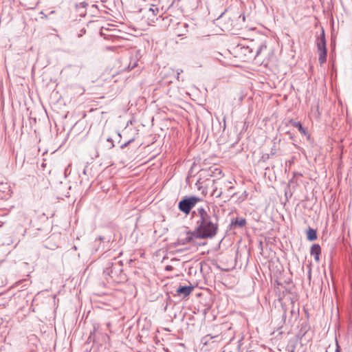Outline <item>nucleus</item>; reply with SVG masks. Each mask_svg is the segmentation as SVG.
I'll return each mask as SVG.
<instances>
[{"label":"nucleus","mask_w":352,"mask_h":352,"mask_svg":"<svg viewBox=\"0 0 352 352\" xmlns=\"http://www.w3.org/2000/svg\"><path fill=\"white\" fill-rule=\"evenodd\" d=\"M195 220L194 233L196 239H212L219 230V218L212 213L208 206L199 207L192 212Z\"/></svg>","instance_id":"1"},{"label":"nucleus","mask_w":352,"mask_h":352,"mask_svg":"<svg viewBox=\"0 0 352 352\" xmlns=\"http://www.w3.org/2000/svg\"><path fill=\"white\" fill-rule=\"evenodd\" d=\"M237 47L245 56L254 58H258L267 50L266 41L263 40H252L249 45H239Z\"/></svg>","instance_id":"2"},{"label":"nucleus","mask_w":352,"mask_h":352,"mask_svg":"<svg viewBox=\"0 0 352 352\" xmlns=\"http://www.w3.org/2000/svg\"><path fill=\"white\" fill-rule=\"evenodd\" d=\"M104 273L109 276L116 283H122L126 280V276L123 272L122 261L111 263L109 267L105 268Z\"/></svg>","instance_id":"3"},{"label":"nucleus","mask_w":352,"mask_h":352,"mask_svg":"<svg viewBox=\"0 0 352 352\" xmlns=\"http://www.w3.org/2000/svg\"><path fill=\"white\" fill-rule=\"evenodd\" d=\"M200 201L201 199L195 196L186 197L179 202L178 208L180 211L188 214L191 209Z\"/></svg>","instance_id":"4"},{"label":"nucleus","mask_w":352,"mask_h":352,"mask_svg":"<svg viewBox=\"0 0 352 352\" xmlns=\"http://www.w3.org/2000/svg\"><path fill=\"white\" fill-rule=\"evenodd\" d=\"M317 47L318 51V60L320 64L324 63L327 60V48L324 33L322 30L320 36L317 38Z\"/></svg>","instance_id":"5"},{"label":"nucleus","mask_w":352,"mask_h":352,"mask_svg":"<svg viewBox=\"0 0 352 352\" xmlns=\"http://www.w3.org/2000/svg\"><path fill=\"white\" fill-rule=\"evenodd\" d=\"M222 340V337L219 335L211 336L210 334L205 336L201 339V343L204 345H215L216 343L219 342Z\"/></svg>","instance_id":"6"},{"label":"nucleus","mask_w":352,"mask_h":352,"mask_svg":"<svg viewBox=\"0 0 352 352\" xmlns=\"http://www.w3.org/2000/svg\"><path fill=\"white\" fill-rule=\"evenodd\" d=\"M310 254L314 256L316 261L318 262L320 260V255L321 254V248L319 244H313L311 247Z\"/></svg>","instance_id":"7"},{"label":"nucleus","mask_w":352,"mask_h":352,"mask_svg":"<svg viewBox=\"0 0 352 352\" xmlns=\"http://www.w3.org/2000/svg\"><path fill=\"white\" fill-rule=\"evenodd\" d=\"M192 290V287L189 286H180L177 289V293L178 295L182 296L184 298L190 295Z\"/></svg>","instance_id":"8"},{"label":"nucleus","mask_w":352,"mask_h":352,"mask_svg":"<svg viewBox=\"0 0 352 352\" xmlns=\"http://www.w3.org/2000/svg\"><path fill=\"white\" fill-rule=\"evenodd\" d=\"M246 224V220L244 218H236L234 220H232L231 222V225L233 226H239L242 228L245 226Z\"/></svg>","instance_id":"9"},{"label":"nucleus","mask_w":352,"mask_h":352,"mask_svg":"<svg viewBox=\"0 0 352 352\" xmlns=\"http://www.w3.org/2000/svg\"><path fill=\"white\" fill-rule=\"evenodd\" d=\"M307 238L309 241H314L317 239V234L316 230L309 228L307 231Z\"/></svg>","instance_id":"10"},{"label":"nucleus","mask_w":352,"mask_h":352,"mask_svg":"<svg viewBox=\"0 0 352 352\" xmlns=\"http://www.w3.org/2000/svg\"><path fill=\"white\" fill-rule=\"evenodd\" d=\"M290 123L291 124L297 128L298 129V131L303 135H307V131L306 130L302 127L301 123L300 122H296V121H294V120H290Z\"/></svg>","instance_id":"11"},{"label":"nucleus","mask_w":352,"mask_h":352,"mask_svg":"<svg viewBox=\"0 0 352 352\" xmlns=\"http://www.w3.org/2000/svg\"><path fill=\"white\" fill-rule=\"evenodd\" d=\"M194 237L195 238V234L194 233V230L192 232H188L186 233V236L182 239V243L186 244L188 243H190L193 240Z\"/></svg>","instance_id":"12"},{"label":"nucleus","mask_w":352,"mask_h":352,"mask_svg":"<svg viewBox=\"0 0 352 352\" xmlns=\"http://www.w3.org/2000/svg\"><path fill=\"white\" fill-rule=\"evenodd\" d=\"M213 193L215 194L217 197H221V195L222 194V191L220 190L219 192H217V190L216 189L214 190Z\"/></svg>","instance_id":"13"},{"label":"nucleus","mask_w":352,"mask_h":352,"mask_svg":"<svg viewBox=\"0 0 352 352\" xmlns=\"http://www.w3.org/2000/svg\"><path fill=\"white\" fill-rule=\"evenodd\" d=\"M98 239H99L100 241H104V240L107 239L108 242H109V241L111 240V237H109V238L107 239V238H106V237H104V236H99V237H98Z\"/></svg>","instance_id":"14"},{"label":"nucleus","mask_w":352,"mask_h":352,"mask_svg":"<svg viewBox=\"0 0 352 352\" xmlns=\"http://www.w3.org/2000/svg\"><path fill=\"white\" fill-rule=\"evenodd\" d=\"M335 352H340V347L337 340H336V349L335 350Z\"/></svg>","instance_id":"15"},{"label":"nucleus","mask_w":352,"mask_h":352,"mask_svg":"<svg viewBox=\"0 0 352 352\" xmlns=\"http://www.w3.org/2000/svg\"><path fill=\"white\" fill-rule=\"evenodd\" d=\"M182 72H183V70H182V69H178V70L177 71V80H179V75H180V74H181V73H182Z\"/></svg>","instance_id":"16"},{"label":"nucleus","mask_w":352,"mask_h":352,"mask_svg":"<svg viewBox=\"0 0 352 352\" xmlns=\"http://www.w3.org/2000/svg\"><path fill=\"white\" fill-rule=\"evenodd\" d=\"M149 11L152 12L154 15H156L157 14L155 13V11L157 12L158 8H155V9L150 8Z\"/></svg>","instance_id":"17"},{"label":"nucleus","mask_w":352,"mask_h":352,"mask_svg":"<svg viewBox=\"0 0 352 352\" xmlns=\"http://www.w3.org/2000/svg\"><path fill=\"white\" fill-rule=\"evenodd\" d=\"M133 140H130L129 141H128L127 142L124 143V144H122L121 146V148H124L125 146H126L130 142H131Z\"/></svg>","instance_id":"18"},{"label":"nucleus","mask_w":352,"mask_h":352,"mask_svg":"<svg viewBox=\"0 0 352 352\" xmlns=\"http://www.w3.org/2000/svg\"><path fill=\"white\" fill-rule=\"evenodd\" d=\"M92 338H93L94 340L95 339V334H94V333H91V334H90V336H89V337L88 340H91V339H92Z\"/></svg>","instance_id":"19"},{"label":"nucleus","mask_w":352,"mask_h":352,"mask_svg":"<svg viewBox=\"0 0 352 352\" xmlns=\"http://www.w3.org/2000/svg\"><path fill=\"white\" fill-rule=\"evenodd\" d=\"M107 141L110 142H111V148L113 146V141L111 138H108L107 139Z\"/></svg>","instance_id":"20"},{"label":"nucleus","mask_w":352,"mask_h":352,"mask_svg":"<svg viewBox=\"0 0 352 352\" xmlns=\"http://www.w3.org/2000/svg\"><path fill=\"white\" fill-rule=\"evenodd\" d=\"M136 65H137V63H136V62H135V63H134V64H133L131 67L129 65V67H131V69H133V68H134Z\"/></svg>","instance_id":"21"},{"label":"nucleus","mask_w":352,"mask_h":352,"mask_svg":"<svg viewBox=\"0 0 352 352\" xmlns=\"http://www.w3.org/2000/svg\"><path fill=\"white\" fill-rule=\"evenodd\" d=\"M245 15H243V21H245Z\"/></svg>","instance_id":"22"},{"label":"nucleus","mask_w":352,"mask_h":352,"mask_svg":"<svg viewBox=\"0 0 352 352\" xmlns=\"http://www.w3.org/2000/svg\"><path fill=\"white\" fill-rule=\"evenodd\" d=\"M232 188H233V187H232V186H230V187H229L228 190H231V189H232Z\"/></svg>","instance_id":"23"}]
</instances>
